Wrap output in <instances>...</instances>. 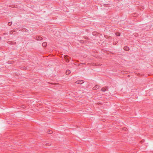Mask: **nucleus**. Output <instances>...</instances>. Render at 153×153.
I'll return each mask as SVG.
<instances>
[{
  "label": "nucleus",
  "mask_w": 153,
  "mask_h": 153,
  "mask_svg": "<svg viewBox=\"0 0 153 153\" xmlns=\"http://www.w3.org/2000/svg\"><path fill=\"white\" fill-rule=\"evenodd\" d=\"M64 57L67 62H69V59H70V58L68 59V56L67 55H64Z\"/></svg>",
  "instance_id": "nucleus-1"
},
{
  "label": "nucleus",
  "mask_w": 153,
  "mask_h": 153,
  "mask_svg": "<svg viewBox=\"0 0 153 153\" xmlns=\"http://www.w3.org/2000/svg\"><path fill=\"white\" fill-rule=\"evenodd\" d=\"M108 89V88L107 86H105L104 87L102 88L101 89V91L105 92L106 91H107Z\"/></svg>",
  "instance_id": "nucleus-2"
},
{
  "label": "nucleus",
  "mask_w": 153,
  "mask_h": 153,
  "mask_svg": "<svg viewBox=\"0 0 153 153\" xmlns=\"http://www.w3.org/2000/svg\"><path fill=\"white\" fill-rule=\"evenodd\" d=\"M84 82V81L82 80H79L76 81V83L77 84H81Z\"/></svg>",
  "instance_id": "nucleus-3"
},
{
  "label": "nucleus",
  "mask_w": 153,
  "mask_h": 153,
  "mask_svg": "<svg viewBox=\"0 0 153 153\" xmlns=\"http://www.w3.org/2000/svg\"><path fill=\"white\" fill-rule=\"evenodd\" d=\"M36 39L37 40H41L42 39V38L41 36H37Z\"/></svg>",
  "instance_id": "nucleus-4"
},
{
  "label": "nucleus",
  "mask_w": 153,
  "mask_h": 153,
  "mask_svg": "<svg viewBox=\"0 0 153 153\" xmlns=\"http://www.w3.org/2000/svg\"><path fill=\"white\" fill-rule=\"evenodd\" d=\"M99 87H100L99 85H96L95 86H94L93 88V89L94 90H96V89H97L98 88H99Z\"/></svg>",
  "instance_id": "nucleus-5"
},
{
  "label": "nucleus",
  "mask_w": 153,
  "mask_h": 153,
  "mask_svg": "<svg viewBox=\"0 0 153 153\" xmlns=\"http://www.w3.org/2000/svg\"><path fill=\"white\" fill-rule=\"evenodd\" d=\"M124 49L126 51H128L129 50V47L127 46H125L124 47Z\"/></svg>",
  "instance_id": "nucleus-6"
},
{
  "label": "nucleus",
  "mask_w": 153,
  "mask_h": 153,
  "mask_svg": "<svg viewBox=\"0 0 153 153\" xmlns=\"http://www.w3.org/2000/svg\"><path fill=\"white\" fill-rule=\"evenodd\" d=\"M71 73V71L69 70H67L66 72V74L67 75H69Z\"/></svg>",
  "instance_id": "nucleus-7"
},
{
  "label": "nucleus",
  "mask_w": 153,
  "mask_h": 153,
  "mask_svg": "<svg viewBox=\"0 0 153 153\" xmlns=\"http://www.w3.org/2000/svg\"><path fill=\"white\" fill-rule=\"evenodd\" d=\"M47 45V43L46 42H44L42 44V46L44 47H45Z\"/></svg>",
  "instance_id": "nucleus-8"
},
{
  "label": "nucleus",
  "mask_w": 153,
  "mask_h": 153,
  "mask_svg": "<svg viewBox=\"0 0 153 153\" xmlns=\"http://www.w3.org/2000/svg\"><path fill=\"white\" fill-rule=\"evenodd\" d=\"M16 32V30H13L10 31L9 33L10 34H12L13 32Z\"/></svg>",
  "instance_id": "nucleus-9"
},
{
  "label": "nucleus",
  "mask_w": 153,
  "mask_h": 153,
  "mask_svg": "<svg viewBox=\"0 0 153 153\" xmlns=\"http://www.w3.org/2000/svg\"><path fill=\"white\" fill-rule=\"evenodd\" d=\"M116 35L117 36H120V33L118 32H117L115 33Z\"/></svg>",
  "instance_id": "nucleus-10"
},
{
  "label": "nucleus",
  "mask_w": 153,
  "mask_h": 153,
  "mask_svg": "<svg viewBox=\"0 0 153 153\" xmlns=\"http://www.w3.org/2000/svg\"><path fill=\"white\" fill-rule=\"evenodd\" d=\"M8 43L10 44H14L16 43V42H8Z\"/></svg>",
  "instance_id": "nucleus-11"
},
{
  "label": "nucleus",
  "mask_w": 153,
  "mask_h": 153,
  "mask_svg": "<svg viewBox=\"0 0 153 153\" xmlns=\"http://www.w3.org/2000/svg\"><path fill=\"white\" fill-rule=\"evenodd\" d=\"M48 134H51L52 133V131L51 130H49L48 131Z\"/></svg>",
  "instance_id": "nucleus-12"
},
{
  "label": "nucleus",
  "mask_w": 153,
  "mask_h": 153,
  "mask_svg": "<svg viewBox=\"0 0 153 153\" xmlns=\"http://www.w3.org/2000/svg\"><path fill=\"white\" fill-rule=\"evenodd\" d=\"M19 28H17L16 29L17 30H19L21 31H22V30H23V29H24L23 28H20V29H19Z\"/></svg>",
  "instance_id": "nucleus-13"
},
{
  "label": "nucleus",
  "mask_w": 153,
  "mask_h": 153,
  "mask_svg": "<svg viewBox=\"0 0 153 153\" xmlns=\"http://www.w3.org/2000/svg\"><path fill=\"white\" fill-rule=\"evenodd\" d=\"M12 22H9L8 23V25H9V26H10L12 24Z\"/></svg>",
  "instance_id": "nucleus-14"
},
{
  "label": "nucleus",
  "mask_w": 153,
  "mask_h": 153,
  "mask_svg": "<svg viewBox=\"0 0 153 153\" xmlns=\"http://www.w3.org/2000/svg\"><path fill=\"white\" fill-rule=\"evenodd\" d=\"M26 107V106L25 105H22L21 106V108H24Z\"/></svg>",
  "instance_id": "nucleus-15"
},
{
  "label": "nucleus",
  "mask_w": 153,
  "mask_h": 153,
  "mask_svg": "<svg viewBox=\"0 0 153 153\" xmlns=\"http://www.w3.org/2000/svg\"><path fill=\"white\" fill-rule=\"evenodd\" d=\"M123 129L125 131H126L127 128H123Z\"/></svg>",
  "instance_id": "nucleus-16"
},
{
  "label": "nucleus",
  "mask_w": 153,
  "mask_h": 153,
  "mask_svg": "<svg viewBox=\"0 0 153 153\" xmlns=\"http://www.w3.org/2000/svg\"><path fill=\"white\" fill-rule=\"evenodd\" d=\"M46 146H49L51 145V144L49 143H47L46 144Z\"/></svg>",
  "instance_id": "nucleus-17"
},
{
  "label": "nucleus",
  "mask_w": 153,
  "mask_h": 153,
  "mask_svg": "<svg viewBox=\"0 0 153 153\" xmlns=\"http://www.w3.org/2000/svg\"><path fill=\"white\" fill-rule=\"evenodd\" d=\"M8 33H3V35H5L6 34L8 35Z\"/></svg>",
  "instance_id": "nucleus-18"
},
{
  "label": "nucleus",
  "mask_w": 153,
  "mask_h": 153,
  "mask_svg": "<svg viewBox=\"0 0 153 153\" xmlns=\"http://www.w3.org/2000/svg\"><path fill=\"white\" fill-rule=\"evenodd\" d=\"M22 68H23V69H24V70H25V69H26V67H23Z\"/></svg>",
  "instance_id": "nucleus-19"
},
{
  "label": "nucleus",
  "mask_w": 153,
  "mask_h": 153,
  "mask_svg": "<svg viewBox=\"0 0 153 153\" xmlns=\"http://www.w3.org/2000/svg\"><path fill=\"white\" fill-rule=\"evenodd\" d=\"M98 65H98V66H101V64H98Z\"/></svg>",
  "instance_id": "nucleus-20"
},
{
  "label": "nucleus",
  "mask_w": 153,
  "mask_h": 153,
  "mask_svg": "<svg viewBox=\"0 0 153 153\" xmlns=\"http://www.w3.org/2000/svg\"><path fill=\"white\" fill-rule=\"evenodd\" d=\"M81 64H82V65H83V64L84 65H85V63H83Z\"/></svg>",
  "instance_id": "nucleus-21"
},
{
  "label": "nucleus",
  "mask_w": 153,
  "mask_h": 153,
  "mask_svg": "<svg viewBox=\"0 0 153 153\" xmlns=\"http://www.w3.org/2000/svg\"><path fill=\"white\" fill-rule=\"evenodd\" d=\"M130 75H128V77H129V76Z\"/></svg>",
  "instance_id": "nucleus-22"
}]
</instances>
